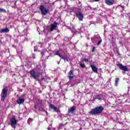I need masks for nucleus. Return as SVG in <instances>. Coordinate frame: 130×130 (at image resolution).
<instances>
[{
	"instance_id": "34",
	"label": "nucleus",
	"mask_w": 130,
	"mask_h": 130,
	"mask_svg": "<svg viewBox=\"0 0 130 130\" xmlns=\"http://www.w3.org/2000/svg\"><path fill=\"white\" fill-rule=\"evenodd\" d=\"M53 109L54 111H57V108H56V107H54Z\"/></svg>"
},
{
	"instance_id": "48",
	"label": "nucleus",
	"mask_w": 130,
	"mask_h": 130,
	"mask_svg": "<svg viewBox=\"0 0 130 130\" xmlns=\"http://www.w3.org/2000/svg\"><path fill=\"white\" fill-rule=\"evenodd\" d=\"M16 42L17 43V42H18V41H16Z\"/></svg>"
},
{
	"instance_id": "27",
	"label": "nucleus",
	"mask_w": 130,
	"mask_h": 130,
	"mask_svg": "<svg viewBox=\"0 0 130 130\" xmlns=\"http://www.w3.org/2000/svg\"><path fill=\"white\" fill-rule=\"evenodd\" d=\"M51 128H52V125H50L48 128V130H52Z\"/></svg>"
},
{
	"instance_id": "19",
	"label": "nucleus",
	"mask_w": 130,
	"mask_h": 130,
	"mask_svg": "<svg viewBox=\"0 0 130 130\" xmlns=\"http://www.w3.org/2000/svg\"><path fill=\"white\" fill-rule=\"evenodd\" d=\"M55 55H58V56L61 57V58H63V56L61 55V54H60V53H59V52L58 51H57L55 52Z\"/></svg>"
},
{
	"instance_id": "29",
	"label": "nucleus",
	"mask_w": 130,
	"mask_h": 130,
	"mask_svg": "<svg viewBox=\"0 0 130 130\" xmlns=\"http://www.w3.org/2000/svg\"><path fill=\"white\" fill-rule=\"evenodd\" d=\"M41 54L42 55V56L45 54V51H42L41 52Z\"/></svg>"
},
{
	"instance_id": "4",
	"label": "nucleus",
	"mask_w": 130,
	"mask_h": 130,
	"mask_svg": "<svg viewBox=\"0 0 130 130\" xmlns=\"http://www.w3.org/2000/svg\"><path fill=\"white\" fill-rule=\"evenodd\" d=\"M30 78H33L35 80H36V81H39V78H40V75L39 74L36 73L35 72V70H31L30 72Z\"/></svg>"
},
{
	"instance_id": "32",
	"label": "nucleus",
	"mask_w": 130,
	"mask_h": 130,
	"mask_svg": "<svg viewBox=\"0 0 130 130\" xmlns=\"http://www.w3.org/2000/svg\"><path fill=\"white\" fill-rule=\"evenodd\" d=\"M100 0H90L91 3H94V2H99Z\"/></svg>"
},
{
	"instance_id": "20",
	"label": "nucleus",
	"mask_w": 130,
	"mask_h": 130,
	"mask_svg": "<svg viewBox=\"0 0 130 130\" xmlns=\"http://www.w3.org/2000/svg\"><path fill=\"white\" fill-rule=\"evenodd\" d=\"M119 82V78H116L115 79V86H117L118 85V82Z\"/></svg>"
},
{
	"instance_id": "44",
	"label": "nucleus",
	"mask_w": 130,
	"mask_h": 130,
	"mask_svg": "<svg viewBox=\"0 0 130 130\" xmlns=\"http://www.w3.org/2000/svg\"><path fill=\"white\" fill-rule=\"evenodd\" d=\"M123 74H125V72H123Z\"/></svg>"
},
{
	"instance_id": "30",
	"label": "nucleus",
	"mask_w": 130,
	"mask_h": 130,
	"mask_svg": "<svg viewBox=\"0 0 130 130\" xmlns=\"http://www.w3.org/2000/svg\"><path fill=\"white\" fill-rule=\"evenodd\" d=\"M54 107V106H53V105H50V108H51V109H53Z\"/></svg>"
},
{
	"instance_id": "14",
	"label": "nucleus",
	"mask_w": 130,
	"mask_h": 130,
	"mask_svg": "<svg viewBox=\"0 0 130 130\" xmlns=\"http://www.w3.org/2000/svg\"><path fill=\"white\" fill-rule=\"evenodd\" d=\"M16 102L17 104H23L25 102V100L24 99L19 98L17 101Z\"/></svg>"
},
{
	"instance_id": "7",
	"label": "nucleus",
	"mask_w": 130,
	"mask_h": 130,
	"mask_svg": "<svg viewBox=\"0 0 130 130\" xmlns=\"http://www.w3.org/2000/svg\"><path fill=\"white\" fill-rule=\"evenodd\" d=\"M10 125L12 127L15 128L16 127V125H17V120L15 117H12L10 118Z\"/></svg>"
},
{
	"instance_id": "15",
	"label": "nucleus",
	"mask_w": 130,
	"mask_h": 130,
	"mask_svg": "<svg viewBox=\"0 0 130 130\" xmlns=\"http://www.w3.org/2000/svg\"><path fill=\"white\" fill-rule=\"evenodd\" d=\"M90 67L91 68L92 71L93 73H97V72H98V69H97V67L95 66L91 65Z\"/></svg>"
},
{
	"instance_id": "42",
	"label": "nucleus",
	"mask_w": 130,
	"mask_h": 130,
	"mask_svg": "<svg viewBox=\"0 0 130 130\" xmlns=\"http://www.w3.org/2000/svg\"><path fill=\"white\" fill-rule=\"evenodd\" d=\"M67 38H68L65 37L64 39V40H66V39H67Z\"/></svg>"
},
{
	"instance_id": "35",
	"label": "nucleus",
	"mask_w": 130,
	"mask_h": 130,
	"mask_svg": "<svg viewBox=\"0 0 130 130\" xmlns=\"http://www.w3.org/2000/svg\"><path fill=\"white\" fill-rule=\"evenodd\" d=\"M95 49H96V47H93V48H92V52H94V51H95Z\"/></svg>"
},
{
	"instance_id": "2",
	"label": "nucleus",
	"mask_w": 130,
	"mask_h": 130,
	"mask_svg": "<svg viewBox=\"0 0 130 130\" xmlns=\"http://www.w3.org/2000/svg\"><path fill=\"white\" fill-rule=\"evenodd\" d=\"M37 81H38L39 84H40L42 87H44V85H45V84H47V83L50 81V77L45 76L44 77H42L41 79H39V80Z\"/></svg>"
},
{
	"instance_id": "5",
	"label": "nucleus",
	"mask_w": 130,
	"mask_h": 130,
	"mask_svg": "<svg viewBox=\"0 0 130 130\" xmlns=\"http://www.w3.org/2000/svg\"><path fill=\"white\" fill-rule=\"evenodd\" d=\"M7 94H8V87H4L2 92L1 100L2 101H5L6 97H7Z\"/></svg>"
},
{
	"instance_id": "43",
	"label": "nucleus",
	"mask_w": 130,
	"mask_h": 130,
	"mask_svg": "<svg viewBox=\"0 0 130 130\" xmlns=\"http://www.w3.org/2000/svg\"><path fill=\"white\" fill-rule=\"evenodd\" d=\"M96 8H93V10H96Z\"/></svg>"
},
{
	"instance_id": "45",
	"label": "nucleus",
	"mask_w": 130,
	"mask_h": 130,
	"mask_svg": "<svg viewBox=\"0 0 130 130\" xmlns=\"http://www.w3.org/2000/svg\"><path fill=\"white\" fill-rule=\"evenodd\" d=\"M20 58L22 59V57H20Z\"/></svg>"
},
{
	"instance_id": "38",
	"label": "nucleus",
	"mask_w": 130,
	"mask_h": 130,
	"mask_svg": "<svg viewBox=\"0 0 130 130\" xmlns=\"http://www.w3.org/2000/svg\"><path fill=\"white\" fill-rule=\"evenodd\" d=\"M35 108H37V105L36 104L35 105Z\"/></svg>"
},
{
	"instance_id": "11",
	"label": "nucleus",
	"mask_w": 130,
	"mask_h": 130,
	"mask_svg": "<svg viewBox=\"0 0 130 130\" xmlns=\"http://www.w3.org/2000/svg\"><path fill=\"white\" fill-rule=\"evenodd\" d=\"M56 27H57V23L56 21L54 22L53 23L51 24V27L50 28V31H52L54 29H56Z\"/></svg>"
},
{
	"instance_id": "3",
	"label": "nucleus",
	"mask_w": 130,
	"mask_h": 130,
	"mask_svg": "<svg viewBox=\"0 0 130 130\" xmlns=\"http://www.w3.org/2000/svg\"><path fill=\"white\" fill-rule=\"evenodd\" d=\"M91 39L93 44H97V45L98 46L100 45V44H101V43L102 42V40L101 39L100 36H99V35L98 34L94 36L93 37H92Z\"/></svg>"
},
{
	"instance_id": "23",
	"label": "nucleus",
	"mask_w": 130,
	"mask_h": 130,
	"mask_svg": "<svg viewBox=\"0 0 130 130\" xmlns=\"http://www.w3.org/2000/svg\"><path fill=\"white\" fill-rule=\"evenodd\" d=\"M71 31L72 32H73V33H74V34H77V33H78V31L75 28H72L71 29Z\"/></svg>"
},
{
	"instance_id": "41",
	"label": "nucleus",
	"mask_w": 130,
	"mask_h": 130,
	"mask_svg": "<svg viewBox=\"0 0 130 130\" xmlns=\"http://www.w3.org/2000/svg\"><path fill=\"white\" fill-rule=\"evenodd\" d=\"M32 119H31L30 118H29V119H28V120H31Z\"/></svg>"
},
{
	"instance_id": "31",
	"label": "nucleus",
	"mask_w": 130,
	"mask_h": 130,
	"mask_svg": "<svg viewBox=\"0 0 130 130\" xmlns=\"http://www.w3.org/2000/svg\"><path fill=\"white\" fill-rule=\"evenodd\" d=\"M63 57L64 58H62V59H64V60H67V61H68L69 60L68 59V58H67V57L63 56Z\"/></svg>"
},
{
	"instance_id": "28",
	"label": "nucleus",
	"mask_w": 130,
	"mask_h": 130,
	"mask_svg": "<svg viewBox=\"0 0 130 130\" xmlns=\"http://www.w3.org/2000/svg\"><path fill=\"white\" fill-rule=\"evenodd\" d=\"M62 126H64V124H60L59 125V128H61V127H62Z\"/></svg>"
},
{
	"instance_id": "18",
	"label": "nucleus",
	"mask_w": 130,
	"mask_h": 130,
	"mask_svg": "<svg viewBox=\"0 0 130 130\" xmlns=\"http://www.w3.org/2000/svg\"><path fill=\"white\" fill-rule=\"evenodd\" d=\"M95 99H98V100H102V99H103V95L102 94L98 95L95 97Z\"/></svg>"
},
{
	"instance_id": "25",
	"label": "nucleus",
	"mask_w": 130,
	"mask_h": 130,
	"mask_svg": "<svg viewBox=\"0 0 130 130\" xmlns=\"http://www.w3.org/2000/svg\"><path fill=\"white\" fill-rule=\"evenodd\" d=\"M0 12H2V13H6L7 11L3 8H0Z\"/></svg>"
},
{
	"instance_id": "1",
	"label": "nucleus",
	"mask_w": 130,
	"mask_h": 130,
	"mask_svg": "<svg viewBox=\"0 0 130 130\" xmlns=\"http://www.w3.org/2000/svg\"><path fill=\"white\" fill-rule=\"evenodd\" d=\"M103 107L100 106L96 107L89 112V114L90 115H95V114H100L102 111H103Z\"/></svg>"
},
{
	"instance_id": "40",
	"label": "nucleus",
	"mask_w": 130,
	"mask_h": 130,
	"mask_svg": "<svg viewBox=\"0 0 130 130\" xmlns=\"http://www.w3.org/2000/svg\"><path fill=\"white\" fill-rule=\"evenodd\" d=\"M121 8H122L123 9H124V6H121Z\"/></svg>"
},
{
	"instance_id": "39",
	"label": "nucleus",
	"mask_w": 130,
	"mask_h": 130,
	"mask_svg": "<svg viewBox=\"0 0 130 130\" xmlns=\"http://www.w3.org/2000/svg\"><path fill=\"white\" fill-rule=\"evenodd\" d=\"M88 8H90V9H91V10H92V7H91V6H88Z\"/></svg>"
},
{
	"instance_id": "33",
	"label": "nucleus",
	"mask_w": 130,
	"mask_h": 130,
	"mask_svg": "<svg viewBox=\"0 0 130 130\" xmlns=\"http://www.w3.org/2000/svg\"><path fill=\"white\" fill-rule=\"evenodd\" d=\"M34 51H37V49H38V48L37 47V46H35L34 47Z\"/></svg>"
},
{
	"instance_id": "26",
	"label": "nucleus",
	"mask_w": 130,
	"mask_h": 130,
	"mask_svg": "<svg viewBox=\"0 0 130 130\" xmlns=\"http://www.w3.org/2000/svg\"><path fill=\"white\" fill-rule=\"evenodd\" d=\"M113 46V48H115V47H117V45H116V43H112Z\"/></svg>"
},
{
	"instance_id": "37",
	"label": "nucleus",
	"mask_w": 130,
	"mask_h": 130,
	"mask_svg": "<svg viewBox=\"0 0 130 130\" xmlns=\"http://www.w3.org/2000/svg\"><path fill=\"white\" fill-rule=\"evenodd\" d=\"M88 31H86V32H85V34H86V35H89V34H88Z\"/></svg>"
},
{
	"instance_id": "13",
	"label": "nucleus",
	"mask_w": 130,
	"mask_h": 130,
	"mask_svg": "<svg viewBox=\"0 0 130 130\" xmlns=\"http://www.w3.org/2000/svg\"><path fill=\"white\" fill-rule=\"evenodd\" d=\"M68 75H69L68 77H69V80H72V79L74 78V71H73V70H71L69 72Z\"/></svg>"
},
{
	"instance_id": "24",
	"label": "nucleus",
	"mask_w": 130,
	"mask_h": 130,
	"mask_svg": "<svg viewBox=\"0 0 130 130\" xmlns=\"http://www.w3.org/2000/svg\"><path fill=\"white\" fill-rule=\"evenodd\" d=\"M80 66L81 68H82V69H84V68H86V65H85V63H80Z\"/></svg>"
},
{
	"instance_id": "12",
	"label": "nucleus",
	"mask_w": 130,
	"mask_h": 130,
	"mask_svg": "<svg viewBox=\"0 0 130 130\" xmlns=\"http://www.w3.org/2000/svg\"><path fill=\"white\" fill-rule=\"evenodd\" d=\"M105 3L108 6H113L114 0H105Z\"/></svg>"
},
{
	"instance_id": "9",
	"label": "nucleus",
	"mask_w": 130,
	"mask_h": 130,
	"mask_svg": "<svg viewBox=\"0 0 130 130\" xmlns=\"http://www.w3.org/2000/svg\"><path fill=\"white\" fill-rule=\"evenodd\" d=\"M75 15L79 21H83V19H84V14L79 12H76Z\"/></svg>"
},
{
	"instance_id": "46",
	"label": "nucleus",
	"mask_w": 130,
	"mask_h": 130,
	"mask_svg": "<svg viewBox=\"0 0 130 130\" xmlns=\"http://www.w3.org/2000/svg\"><path fill=\"white\" fill-rule=\"evenodd\" d=\"M58 64H59V62H58Z\"/></svg>"
},
{
	"instance_id": "21",
	"label": "nucleus",
	"mask_w": 130,
	"mask_h": 130,
	"mask_svg": "<svg viewBox=\"0 0 130 130\" xmlns=\"http://www.w3.org/2000/svg\"><path fill=\"white\" fill-rule=\"evenodd\" d=\"M82 60L83 61H85V62H89V61L90 60V58H83Z\"/></svg>"
},
{
	"instance_id": "47",
	"label": "nucleus",
	"mask_w": 130,
	"mask_h": 130,
	"mask_svg": "<svg viewBox=\"0 0 130 130\" xmlns=\"http://www.w3.org/2000/svg\"><path fill=\"white\" fill-rule=\"evenodd\" d=\"M20 92H22V90H20Z\"/></svg>"
},
{
	"instance_id": "6",
	"label": "nucleus",
	"mask_w": 130,
	"mask_h": 130,
	"mask_svg": "<svg viewBox=\"0 0 130 130\" xmlns=\"http://www.w3.org/2000/svg\"><path fill=\"white\" fill-rule=\"evenodd\" d=\"M40 10L42 15H43V16H45L46 14H48V9H47L43 5H41L40 6Z\"/></svg>"
},
{
	"instance_id": "10",
	"label": "nucleus",
	"mask_w": 130,
	"mask_h": 130,
	"mask_svg": "<svg viewBox=\"0 0 130 130\" xmlns=\"http://www.w3.org/2000/svg\"><path fill=\"white\" fill-rule=\"evenodd\" d=\"M121 98L122 99H125L126 98H128L127 100H126L125 101V102H127L128 103H130V99H129V96L128 95V94H124L122 95L121 96Z\"/></svg>"
},
{
	"instance_id": "22",
	"label": "nucleus",
	"mask_w": 130,
	"mask_h": 130,
	"mask_svg": "<svg viewBox=\"0 0 130 130\" xmlns=\"http://www.w3.org/2000/svg\"><path fill=\"white\" fill-rule=\"evenodd\" d=\"M113 51L115 53H118V48L117 47L113 48Z\"/></svg>"
},
{
	"instance_id": "49",
	"label": "nucleus",
	"mask_w": 130,
	"mask_h": 130,
	"mask_svg": "<svg viewBox=\"0 0 130 130\" xmlns=\"http://www.w3.org/2000/svg\"><path fill=\"white\" fill-rule=\"evenodd\" d=\"M46 113H47V112H46Z\"/></svg>"
},
{
	"instance_id": "17",
	"label": "nucleus",
	"mask_w": 130,
	"mask_h": 130,
	"mask_svg": "<svg viewBox=\"0 0 130 130\" xmlns=\"http://www.w3.org/2000/svg\"><path fill=\"white\" fill-rule=\"evenodd\" d=\"M75 109H76L75 107H72L69 109V113H74V111H75Z\"/></svg>"
},
{
	"instance_id": "36",
	"label": "nucleus",
	"mask_w": 130,
	"mask_h": 130,
	"mask_svg": "<svg viewBox=\"0 0 130 130\" xmlns=\"http://www.w3.org/2000/svg\"><path fill=\"white\" fill-rule=\"evenodd\" d=\"M32 58H35V55H34V54H32Z\"/></svg>"
},
{
	"instance_id": "8",
	"label": "nucleus",
	"mask_w": 130,
	"mask_h": 130,
	"mask_svg": "<svg viewBox=\"0 0 130 130\" xmlns=\"http://www.w3.org/2000/svg\"><path fill=\"white\" fill-rule=\"evenodd\" d=\"M117 66L121 71H123V72H128L129 70L126 66L122 65V64H118Z\"/></svg>"
},
{
	"instance_id": "16",
	"label": "nucleus",
	"mask_w": 130,
	"mask_h": 130,
	"mask_svg": "<svg viewBox=\"0 0 130 130\" xmlns=\"http://www.w3.org/2000/svg\"><path fill=\"white\" fill-rule=\"evenodd\" d=\"M1 33H8V32H10V29L7 27L5 28H3L1 29Z\"/></svg>"
}]
</instances>
